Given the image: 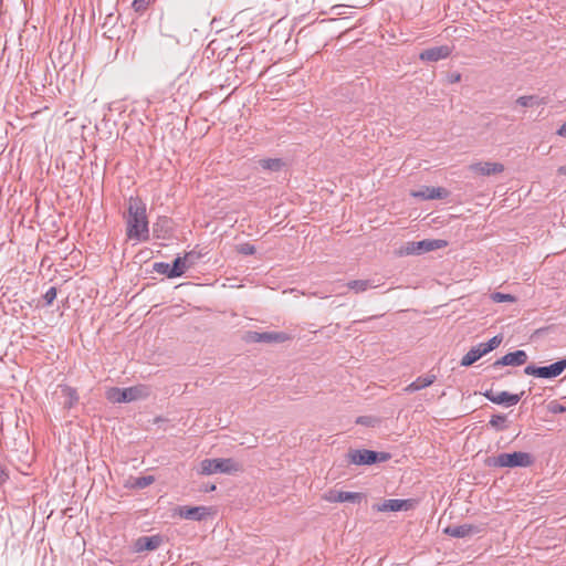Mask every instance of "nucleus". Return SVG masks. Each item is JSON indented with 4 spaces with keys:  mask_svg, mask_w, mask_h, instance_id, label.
<instances>
[{
    "mask_svg": "<svg viewBox=\"0 0 566 566\" xmlns=\"http://www.w3.org/2000/svg\"><path fill=\"white\" fill-rule=\"evenodd\" d=\"M127 238L136 241L149 239L146 206L139 198H130L127 213Z\"/></svg>",
    "mask_w": 566,
    "mask_h": 566,
    "instance_id": "nucleus-1",
    "label": "nucleus"
},
{
    "mask_svg": "<svg viewBox=\"0 0 566 566\" xmlns=\"http://www.w3.org/2000/svg\"><path fill=\"white\" fill-rule=\"evenodd\" d=\"M534 462L528 452L516 451L513 453H501L496 457H489L485 465L494 468H527Z\"/></svg>",
    "mask_w": 566,
    "mask_h": 566,
    "instance_id": "nucleus-2",
    "label": "nucleus"
},
{
    "mask_svg": "<svg viewBox=\"0 0 566 566\" xmlns=\"http://www.w3.org/2000/svg\"><path fill=\"white\" fill-rule=\"evenodd\" d=\"M149 395L146 386H134L128 388L112 387L106 391V398L114 403L130 402L146 398Z\"/></svg>",
    "mask_w": 566,
    "mask_h": 566,
    "instance_id": "nucleus-3",
    "label": "nucleus"
},
{
    "mask_svg": "<svg viewBox=\"0 0 566 566\" xmlns=\"http://www.w3.org/2000/svg\"><path fill=\"white\" fill-rule=\"evenodd\" d=\"M447 241L440 239H426L421 241H410L400 247L399 255H421L423 253L442 249L447 247Z\"/></svg>",
    "mask_w": 566,
    "mask_h": 566,
    "instance_id": "nucleus-4",
    "label": "nucleus"
},
{
    "mask_svg": "<svg viewBox=\"0 0 566 566\" xmlns=\"http://www.w3.org/2000/svg\"><path fill=\"white\" fill-rule=\"evenodd\" d=\"M347 460L350 464L371 465L377 462H386L390 459L388 452H377L367 449H350L347 453Z\"/></svg>",
    "mask_w": 566,
    "mask_h": 566,
    "instance_id": "nucleus-5",
    "label": "nucleus"
},
{
    "mask_svg": "<svg viewBox=\"0 0 566 566\" xmlns=\"http://www.w3.org/2000/svg\"><path fill=\"white\" fill-rule=\"evenodd\" d=\"M240 470V464L233 459H205L200 463V474L210 475L213 473H233Z\"/></svg>",
    "mask_w": 566,
    "mask_h": 566,
    "instance_id": "nucleus-6",
    "label": "nucleus"
},
{
    "mask_svg": "<svg viewBox=\"0 0 566 566\" xmlns=\"http://www.w3.org/2000/svg\"><path fill=\"white\" fill-rule=\"evenodd\" d=\"M566 369V358L559 359L548 366H535L527 365L524 368V374L528 376H534L537 378L552 379L562 375Z\"/></svg>",
    "mask_w": 566,
    "mask_h": 566,
    "instance_id": "nucleus-7",
    "label": "nucleus"
},
{
    "mask_svg": "<svg viewBox=\"0 0 566 566\" xmlns=\"http://www.w3.org/2000/svg\"><path fill=\"white\" fill-rule=\"evenodd\" d=\"M292 337L284 332H249L247 334V342L251 343H284Z\"/></svg>",
    "mask_w": 566,
    "mask_h": 566,
    "instance_id": "nucleus-8",
    "label": "nucleus"
},
{
    "mask_svg": "<svg viewBox=\"0 0 566 566\" xmlns=\"http://www.w3.org/2000/svg\"><path fill=\"white\" fill-rule=\"evenodd\" d=\"M413 506L411 500L390 499L382 503L374 504L373 510L377 512H398L408 511Z\"/></svg>",
    "mask_w": 566,
    "mask_h": 566,
    "instance_id": "nucleus-9",
    "label": "nucleus"
},
{
    "mask_svg": "<svg viewBox=\"0 0 566 566\" xmlns=\"http://www.w3.org/2000/svg\"><path fill=\"white\" fill-rule=\"evenodd\" d=\"M521 395L517 394H510L507 391H493V390H486L484 392V396L488 400H490L493 403L497 405H505V406H514L521 400Z\"/></svg>",
    "mask_w": 566,
    "mask_h": 566,
    "instance_id": "nucleus-10",
    "label": "nucleus"
},
{
    "mask_svg": "<svg viewBox=\"0 0 566 566\" xmlns=\"http://www.w3.org/2000/svg\"><path fill=\"white\" fill-rule=\"evenodd\" d=\"M528 359L525 350L518 349L512 353H507L500 359L492 364V368L496 369L500 366H522Z\"/></svg>",
    "mask_w": 566,
    "mask_h": 566,
    "instance_id": "nucleus-11",
    "label": "nucleus"
},
{
    "mask_svg": "<svg viewBox=\"0 0 566 566\" xmlns=\"http://www.w3.org/2000/svg\"><path fill=\"white\" fill-rule=\"evenodd\" d=\"M469 170L481 176H492L504 171L501 163L478 161L469 165Z\"/></svg>",
    "mask_w": 566,
    "mask_h": 566,
    "instance_id": "nucleus-12",
    "label": "nucleus"
},
{
    "mask_svg": "<svg viewBox=\"0 0 566 566\" xmlns=\"http://www.w3.org/2000/svg\"><path fill=\"white\" fill-rule=\"evenodd\" d=\"M364 497V494L358 492H347V491H337L332 490L325 495V500L331 503H344V502H353L359 503Z\"/></svg>",
    "mask_w": 566,
    "mask_h": 566,
    "instance_id": "nucleus-13",
    "label": "nucleus"
},
{
    "mask_svg": "<svg viewBox=\"0 0 566 566\" xmlns=\"http://www.w3.org/2000/svg\"><path fill=\"white\" fill-rule=\"evenodd\" d=\"M176 512L181 518L190 521H202L210 514L206 506H179Z\"/></svg>",
    "mask_w": 566,
    "mask_h": 566,
    "instance_id": "nucleus-14",
    "label": "nucleus"
},
{
    "mask_svg": "<svg viewBox=\"0 0 566 566\" xmlns=\"http://www.w3.org/2000/svg\"><path fill=\"white\" fill-rule=\"evenodd\" d=\"M450 54V48L447 45H441L423 50L419 57L422 61L437 62L439 60L447 59Z\"/></svg>",
    "mask_w": 566,
    "mask_h": 566,
    "instance_id": "nucleus-15",
    "label": "nucleus"
},
{
    "mask_svg": "<svg viewBox=\"0 0 566 566\" xmlns=\"http://www.w3.org/2000/svg\"><path fill=\"white\" fill-rule=\"evenodd\" d=\"M449 195V191L442 187H424L423 189L412 193L413 197L432 200V199H444Z\"/></svg>",
    "mask_w": 566,
    "mask_h": 566,
    "instance_id": "nucleus-16",
    "label": "nucleus"
},
{
    "mask_svg": "<svg viewBox=\"0 0 566 566\" xmlns=\"http://www.w3.org/2000/svg\"><path fill=\"white\" fill-rule=\"evenodd\" d=\"M163 539L159 535L142 536L135 543V549L137 552L154 551L158 548Z\"/></svg>",
    "mask_w": 566,
    "mask_h": 566,
    "instance_id": "nucleus-17",
    "label": "nucleus"
},
{
    "mask_svg": "<svg viewBox=\"0 0 566 566\" xmlns=\"http://www.w3.org/2000/svg\"><path fill=\"white\" fill-rule=\"evenodd\" d=\"M62 396L64 397L63 406L66 409L73 408L78 402V395L75 388L67 385L59 386Z\"/></svg>",
    "mask_w": 566,
    "mask_h": 566,
    "instance_id": "nucleus-18",
    "label": "nucleus"
},
{
    "mask_svg": "<svg viewBox=\"0 0 566 566\" xmlns=\"http://www.w3.org/2000/svg\"><path fill=\"white\" fill-rule=\"evenodd\" d=\"M478 528L470 524H463V525H455V526H448L444 532L455 538H462L468 535H471L475 533Z\"/></svg>",
    "mask_w": 566,
    "mask_h": 566,
    "instance_id": "nucleus-19",
    "label": "nucleus"
},
{
    "mask_svg": "<svg viewBox=\"0 0 566 566\" xmlns=\"http://www.w3.org/2000/svg\"><path fill=\"white\" fill-rule=\"evenodd\" d=\"M434 381H436V375L420 376L415 381L409 384L405 388V391H407V392L418 391L420 389L431 386Z\"/></svg>",
    "mask_w": 566,
    "mask_h": 566,
    "instance_id": "nucleus-20",
    "label": "nucleus"
},
{
    "mask_svg": "<svg viewBox=\"0 0 566 566\" xmlns=\"http://www.w3.org/2000/svg\"><path fill=\"white\" fill-rule=\"evenodd\" d=\"M189 269V265L184 256H177L172 264L169 274L175 277L181 276L186 270Z\"/></svg>",
    "mask_w": 566,
    "mask_h": 566,
    "instance_id": "nucleus-21",
    "label": "nucleus"
},
{
    "mask_svg": "<svg viewBox=\"0 0 566 566\" xmlns=\"http://www.w3.org/2000/svg\"><path fill=\"white\" fill-rule=\"evenodd\" d=\"M348 289L355 293L365 292L368 289L376 287L370 280H354L347 283Z\"/></svg>",
    "mask_w": 566,
    "mask_h": 566,
    "instance_id": "nucleus-22",
    "label": "nucleus"
},
{
    "mask_svg": "<svg viewBox=\"0 0 566 566\" xmlns=\"http://www.w3.org/2000/svg\"><path fill=\"white\" fill-rule=\"evenodd\" d=\"M516 104H518L523 107H534V106H539V105L544 104V102L542 98H539L536 95H525V96H520L516 99Z\"/></svg>",
    "mask_w": 566,
    "mask_h": 566,
    "instance_id": "nucleus-23",
    "label": "nucleus"
},
{
    "mask_svg": "<svg viewBox=\"0 0 566 566\" xmlns=\"http://www.w3.org/2000/svg\"><path fill=\"white\" fill-rule=\"evenodd\" d=\"M259 165L266 170L279 171L284 166L283 161L279 158H266L259 160Z\"/></svg>",
    "mask_w": 566,
    "mask_h": 566,
    "instance_id": "nucleus-24",
    "label": "nucleus"
},
{
    "mask_svg": "<svg viewBox=\"0 0 566 566\" xmlns=\"http://www.w3.org/2000/svg\"><path fill=\"white\" fill-rule=\"evenodd\" d=\"M481 358L480 353L472 347L461 359V366L469 367Z\"/></svg>",
    "mask_w": 566,
    "mask_h": 566,
    "instance_id": "nucleus-25",
    "label": "nucleus"
},
{
    "mask_svg": "<svg viewBox=\"0 0 566 566\" xmlns=\"http://www.w3.org/2000/svg\"><path fill=\"white\" fill-rule=\"evenodd\" d=\"M506 416L504 415H493L490 419V426L495 428L496 430H504L506 428Z\"/></svg>",
    "mask_w": 566,
    "mask_h": 566,
    "instance_id": "nucleus-26",
    "label": "nucleus"
},
{
    "mask_svg": "<svg viewBox=\"0 0 566 566\" xmlns=\"http://www.w3.org/2000/svg\"><path fill=\"white\" fill-rule=\"evenodd\" d=\"M170 269H171V265H170L169 263H166V262H156V263H154V265H153V270H154L156 273L164 274V275H166L167 277L172 279L174 276H171V275L169 274Z\"/></svg>",
    "mask_w": 566,
    "mask_h": 566,
    "instance_id": "nucleus-27",
    "label": "nucleus"
},
{
    "mask_svg": "<svg viewBox=\"0 0 566 566\" xmlns=\"http://www.w3.org/2000/svg\"><path fill=\"white\" fill-rule=\"evenodd\" d=\"M491 300L495 303H503V302H514L515 296L512 294H505L501 292H494L491 294Z\"/></svg>",
    "mask_w": 566,
    "mask_h": 566,
    "instance_id": "nucleus-28",
    "label": "nucleus"
},
{
    "mask_svg": "<svg viewBox=\"0 0 566 566\" xmlns=\"http://www.w3.org/2000/svg\"><path fill=\"white\" fill-rule=\"evenodd\" d=\"M155 481L154 476L153 475H145V476H140V478H137L136 481H135V486L139 488V489H144L150 484H153Z\"/></svg>",
    "mask_w": 566,
    "mask_h": 566,
    "instance_id": "nucleus-29",
    "label": "nucleus"
},
{
    "mask_svg": "<svg viewBox=\"0 0 566 566\" xmlns=\"http://www.w3.org/2000/svg\"><path fill=\"white\" fill-rule=\"evenodd\" d=\"M237 250L239 253L243 254V255H252L255 253V248L254 245L250 244V243H241L237 247Z\"/></svg>",
    "mask_w": 566,
    "mask_h": 566,
    "instance_id": "nucleus-30",
    "label": "nucleus"
},
{
    "mask_svg": "<svg viewBox=\"0 0 566 566\" xmlns=\"http://www.w3.org/2000/svg\"><path fill=\"white\" fill-rule=\"evenodd\" d=\"M200 256H201V253L196 252V251H190V252L186 253L184 258L186 259V261L190 268L196 264V262L200 259Z\"/></svg>",
    "mask_w": 566,
    "mask_h": 566,
    "instance_id": "nucleus-31",
    "label": "nucleus"
},
{
    "mask_svg": "<svg viewBox=\"0 0 566 566\" xmlns=\"http://www.w3.org/2000/svg\"><path fill=\"white\" fill-rule=\"evenodd\" d=\"M55 297H56V287L51 286L43 295L45 305H48V306L51 305L53 303V301L55 300Z\"/></svg>",
    "mask_w": 566,
    "mask_h": 566,
    "instance_id": "nucleus-32",
    "label": "nucleus"
},
{
    "mask_svg": "<svg viewBox=\"0 0 566 566\" xmlns=\"http://www.w3.org/2000/svg\"><path fill=\"white\" fill-rule=\"evenodd\" d=\"M502 340H503L502 335H495L491 339H489L485 344H486L488 348L490 349V352H492L501 345Z\"/></svg>",
    "mask_w": 566,
    "mask_h": 566,
    "instance_id": "nucleus-33",
    "label": "nucleus"
},
{
    "mask_svg": "<svg viewBox=\"0 0 566 566\" xmlns=\"http://www.w3.org/2000/svg\"><path fill=\"white\" fill-rule=\"evenodd\" d=\"M150 3V0H134L133 7L135 11H144L148 4Z\"/></svg>",
    "mask_w": 566,
    "mask_h": 566,
    "instance_id": "nucleus-34",
    "label": "nucleus"
},
{
    "mask_svg": "<svg viewBox=\"0 0 566 566\" xmlns=\"http://www.w3.org/2000/svg\"><path fill=\"white\" fill-rule=\"evenodd\" d=\"M9 479V474L4 465L0 463V486L3 485Z\"/></svg>",
    "mask_w": 566,
    "mask_h": 566,
    "instance_id": "nucleus-35",
    "label": "nucleus"
},
{
    "mask_svg": "<svg viewBox=\"0 0 566 566\" xmlns=\"http://www.w3.org/2000/svg\"><path fill=\"white\" fill-rule=\"evenodd\" d=\"M474 348L478 350V353H480L481 357L490 353V349L488 348L485 343H480L476 346H474Z\"/></svg>",
    "mask_w": 566,
    "mask_h": 566,
    "instance_id": "nucleus-36",
    "label": "nucleus"
},
{
    "mask_svg": "<svg viewBox=\"0 0 566 566\" xmlns=\"http://www.w3.org/2000/svg\"><path fill=\"white\" fill-rule=\"evenodd\" d=\"M557 135L566 137V122L558 128Z\"/></svg>",
    "mask_w": 566,
    "mask_h": 566,
    "instance_id": "nucleus-37",
    "label": "nucleus"
},
{
    "mask_svg": "<svg viewBox=\"0 0 566 566\" xmlns=\"http://www.w3.org/2000/svg\"><path fill=\"white\" fill-rule=\"evenodd\" d=\"M460 80H461V75L460 74H452L451 77H450V82L451 83L459 82Z\"/></svg>",
    "mask_w": 566,
    "mask_h": 566,
    "instance_id": "nucleus-38",
    "label": "nucleus"
},
{
    "mask_svg": "<svg viewBox=\"0 0 566 566\" xmlns=\"http://www.w3.org/2000/svg\"><path fill=\"white\" fill-rule=\"evenodd\" d=\"M214 490H216V485L214 484H209V485H206L203 488L205 492H211V491H214Z\"/></svg>",
    "mask_w": 566,
    "mask_h": 566,
    "instance_id": "nucleus-39",
    "label": "nucleus"
},
{
    "mask_svg": "<svg viewBox=\"0 0 566 566\" xmlns=\"http://www.w3.org/2000/svg\"><path fill=\"white\" fill-rule=\"evenodd\" d=\"M378 316H370V317H367V318H364V319H358V321H355L354 323H366L370 319H374V318H377Z\"/></svg>",
    "mask_w": 566,
    "mask_h": 566,
    "instance_id": "nucleus-40",
    "label": "nucleus"
},
{
    "mask_svg": "<svg viewBox=\"0 0 566 566\" xmlns=\"http://www.w3.org/2000/svg\"><path fill=\"white\" fill-rule=\"evenodd\" d=\"M557 172L559 175H565L566 176V166H560L558 169H557Z\"/></svg>",
    "mask_w": 566,
    "mask_h": 566,
    "instance_id": "nucleus-41",
    "label": "nucleus"
},
{
    "mask_svg": "<svg viewBox=\"0 0 566 566\" xmlns=\"http://www.w3.org/2000/svg\"><path fill=\"white\" fill-rule=\"evenodd\" d=\"M357 423H363V424H365V423H366L365 418H364V417H359V418L357 419Z\"/></svg>",
    "mask_w": 566,
    "mask_h": 566,
    "instance_id": "nucleus-42",
    "label": "nucleus"
},
{
    "mask_svg": "<svg viewBox=\"0 0 566 566\" xmlns=\"http://www.w3.org/2000/svg\"><path fill=\"white\" fill-rule=\"evenodd\" d=\"M555 411H559V412L565 411V407L559 405L558 408L555 409Z\"/></svg>",
    "mask_w": 566,
    "mask_h": 566,
    "instance_id": "nucleus-43",
    "label": "nucleus"
}]
</instances>
